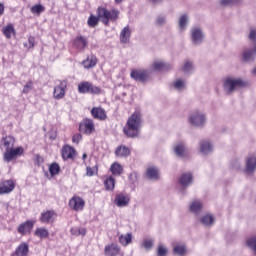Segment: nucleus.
Returning a JSON list of instances; mask_svg holds the SVG:
<instances>
[{
  "label": "nucleus",
  "mask_w": 256,
  "mask_h": 256,
  "mask_svg": "<svg viewBox=\"0 0 256 256\" xmlns=\"http://www.w3.org/2000/svg\"><path fill=\"white\" fill-rule=\"evenodd\" d=\"M123 0H115V3H122Z\"/></svg>",
  "instance_id": "nucleus-62"
},
{
  "label": "nucleus",
  "mask_w": 256,
  "mask_h": 256,
  "mask_svg": "<svg viewBox=\"0 0 256 256\" xmlns=\"http://www.w3.org/2000/svg\"><path fill=\"white\" fill-rule=\"evenodd\" d=\"M146 177L150 179V181H158L159 179V168L155 166H151L146 170Z\"/></svg>",
  "instance_id": "nucleus-21"
},
{
  "label": "nucleus",
  "mask_w": 256,
  "mask_h": 256,
  "mask_svg": "<svg viewBox=\"0 0 256 256\" xmlns=\"http://www.w3.org/2000/svg\"><path fill=\"white\" fill-rule=\"evenodd\" d=\"M69 207L73 209V211H83L85 200L79 196H74L69 200Z\"/></svg>",
  "instance_id": "nucleus-11"
},
{
  "label": "nucleus",
  "mask_w": 256,
  "mask_h": 256,
  "mask_svg": "<svg viewBox=\"0 0 256 256\" xmlns=\"http://www.w3.org/2000/svg\"><path fill=\"white\" fill-rule=\"evenodd\" d=\"M253 75H256V67L252 70Z\"/></svg>",
  "instance_id": "nucleus-61"
},
{
  "label": "nucleus",
  "mask_w": 256,
  "mask_h": 256,
  "mask_svg": "<svg viewBox=\"0 0 256 256\" xmlns=\"http://www.w3.org/2000/svg\"><path fill=\"white\" fill-rule=\"evenodd\" d=\"M255 171H256V155L252 154V155H249L245 160L244 173H246V175H253Z\"/></svg>",
  "instance_id": "nucleus-10"
},
{
  "label": "nucleus",
  "mask_w": 256,
  "mask_h": 256,
  "mask_svg": "<svg viewBox=\"0 0 256 256\" xmlns=\"http://www.w3.org/2000/svg\"><path fill=\"white\" fill-rule=\"evenodd\" d=\"M23 155V147L10 148L4 152V161L6 163H11L16 157H21Z\"/></svg>",
  "instance_id": "nucleus-9"
},
{
  "label": "nucleus",
  "mask_w": 256,
  "mask_h": 256,
  "mask_svg": "<svg viewBox=\"0 0 256 256\" xmlns=\"http://www.w3.org/2000/svg\"><path fill=\"white\" fill-rule=\"evenodd\" d=\"M119 243H121V245H123L124 247H127V245H129V233H127L126 235H121L119 237Z\"/></svg>",
  "instance_id": "nucleus-49"
},
{
  "label": "nucleus",
  "mask_w": 256,
  "mask_h": 256,
  "mask_svg": "<svg viewBox=\"0 0 256 256\" xmlns=\"http://www.w3.org/2000/svg\"><path fill=\"white\" fill-rule=\"evenodd\" d=\"M230 167L234 170V171H239V169H241V161L239 160H232Z\"/></svg>",
  "instance_id": "nucleus-52"
},
{
  "label": "nucleus",
  "mask_w": 256,
  "mask_h": 256,
  "mask_svg": "<svg viewBox=\"0 0 256 256\" xmlns=\"http://www.w3.org/2000/svg\"><path fill=\"white\" fill-rule=\"evenodd\" d=\"M74 45L76 48H78L80 51H83L87 45H89V42L87 41V38L83 36H77L74 39Z\"/></svg>",
  "instance_id": "nucleus-24"
},
{
  "label": "nucleus",
  "mask_w": 256,
  "mask_h": 256,
  "mask_svg": "<svg viewBox=\"0 0 256 256\" xmlns=\"http://www.w3.org/2000/svg\"><path fill=\"white\" fill-rule=\"evenodd\" d=\"M246 245L247 247H249V249L253 251L254 255H256V236L248 238L246 241Z\"/></svg>",
  "instance_id": "nucleus-38"
},
{
  "label": "nucleus",
  "mask_w": 256,
  "mask_h": 256,
  "mask_svg": "<svg viewBox=\"0 0 256 256\" xmlns=\"http://www.w3.org/2000/svg\"><path fill=\"white\" fill-rule=\"evenodd\" d=\"M188 121L193 127H205L207 115L201 110H194L190 113Z\"/></svg>",
  "instance_id": "nucleus-4"
},
{
  "label": "nucleus",
  "mask_w": 256,
  "mask_h": 256,
  "mask_svg": "<svg viewBox=\"0 0 256 256\" xmlns=\"http://www.w3.org/2000/svg\"><path fill=\"white\" fill-rule=\"evenodd\" d=\"M256 59V44L254 47H244L240 54V61L247 65L255 63Z\"/></svg>",
  "instance_id": "nucleus-6"
},
{
  "label": "nucleus",
  "mask_w": 256,
  "mask_h": 256,
  "mask_svg": "<svg viewBox=\"0 0 256 256\" xmlns=\"http://www.w3.org/2000/svg\"><path fill=\"white\" fill-rule=\"evenodd\" d=\"M121 43H127L129 41V26H126L120 33Z\"/></svg>",
  "instance_id": "nucleus-42"
},
{
  "label": "nucleus",
  "mask_w": 256,
  "mask_h": 256,
  "mask_svg": "<svg viewBox=\"0 0 256 256\" xmlns=\"http://www.w3.org/2000/svg\"><path fill=\"white\" fill-rule=\"evenodd\" d=\"M34 235L40 239H47L49 237V231L45 228H37Z\"/></svg>",
  "instance_id": "nucleus-36"
},
{
  "label": "nucleus",
  "mask_w": 256,
  "mask_h": 256,
  "mask_svg": "<svg viewBox=\"0 0 256 256\" xmlns=\"http://www.w3.org/2000/svg\"><path fill=\"white\" fill-rule=\"evenodd\" d=\"M104 186L106 191H113V189H115V178H113V176H109L104 181Z\"/></svg>",
  "instance_id": "nucleus-35"
},
{
  "label": "nucleus",
  "mask_w": 256,
  "mask_h": 256,
  "mask_svg": "<svg viewBox=\"0 0 256 256\" xmlns=\"http://www.w3.org/2000/svg\"><path fill=\"white\" fill-rule=\"evenodd\" d=\"M168 69H171V65L165 62L156 61L152 65V71H168Z\"/></svg>",
  "instance_id": "nucleus-26"
},
{
  "label": "nucleus",
  "mask_w": 256,
  "mask_h": 256,
  "mask_svg": "<svg viewBox=\"0 0 256 256\" xmlns=\"http://www.w3.org/2000/svg\"><path fill=\"white\" fill-rule=\"evenodd\" d=\"M179 183L181 187L186 189V187H189L193 183V174L191 173H183L179 178Z\"/></svg>",
  "instance_id": "nucleus-17"
},
{
  "label": "nucleus",
  "mask_w": 256,
  "mask_h": 256,
  "mask_svg": "<svg viewBox=\"0 0 256 256\" xmlns=\"http://www.w3.org/2000/svg\"><path fill=\"white\" fill-rule=\"evenodd\" d=\"M166 23H167V17L160 15L156 18V25L158 27H163V25H165Z\"/></svg>",
  "instance_id": "nucleus-50"
},
{
  "label": "nucleus",
  "mask_w": 256,
  "mask_h": 256,
  "mask_svg": "<svg viewBox=\"0 0 256 256\" xmlns=\"http://www.w3.org/2000/svg\"><path fill=\"white\" fill-rule=\"evenodd\" d=\"M139 181V174L137 172L130 173V183H132L131 189L135 190V187H137V183Z\"/></svg>",
  "instance_id": "nucleus-43"
},
{
  "label": "nucleus",
  "mask_w": 256,
  "mask_h": 256,
  "mask_svg": "<svg viewBox=\"0 0 256 256\" xmlns=\"http://www.w3.org/2000/svg\"><path fill=\"white\" fill-rule=\"evenodd\" d=\"M81 139H83V136H81V134H74L72 137V141L77 145H79V141H81Z\"/></svg>",
  "instance_id": "nucleus-54"
},
{
  "label": "nucleus",
  "mask_w": 256,
  "mask_h": 256,
  "mask_svg": "<svg viewBox=\"0 0 256 256\" xmlns=\"http://www.w3.org/2000/svg\"><path fill=\"white\" fill-rule=\"evenodd\" d=\"M150 3H154V4H157V3H161L163 0H149Z\"/></svg>",
  "instance_id": "nucleus-59"
},
{
  "label": "nucleus",
  "mask_w": 256,
  "mask_h": 256,
  "mask_svg": "<svg viewBox=\"0 0 256 256\" xmlns=\"http://www.w3.org/2000/svg\"><path fill=\"white\" fill-rule=\"evenodd\" d=\"M30 11L33 15H39L40 13H44L45 11V6L41 4H35L30 8Z\"/></svg>",
  "instance_id": "nucleus-39"
},
{
  "label": "nucleus",
  "mask_w": 256,
  "mask_h": 256,
  "mask_svg": "<svg viewBox=\"0 0 256 256\" xmlns=\"http://www.w3.org/2000/svg\"><path fill=\"white\" fill-rule=\"evenodd\" d=\"M199 147L202 155H209L210 153H213V144L209 140H202L199 143Z\"/></svg>",
  "instance_id": "nucleus-15"
},
{
  "label": "nucleus",
  "mask_w": 256,
  "mask_h": 256,
  "mask_svg": "<svg viewBox=\"0 0 256 256\" xmlns=\"http://www.w3.org/2000/svg\"><path fill=\"white\" fill-rule=\"evenodd\" d=\"M59 171H61V167L57 163H52L49 166V173L52 177H55V175H59Z\"/></svg>",
  "instance_id": "nucleus-41"
},
{
  "label": "nucleus",
  "mask_w": 256,
  "mask_h": 256,
  "mask_svg": "<svg viewBox=\"0 0 256 256\" xmlns=\"http://www.w3.org/2000/svg\"><path fill=\"white\" fill-rule=\"evenodd\" d=\"M114 203L117 205V207H127L129 202L127 201V197H125V195L118 194L115 197Z\"/></svg>",
  "instance_id": "nucleus-31"
},
{
  "label": "nucleus",
  "mask_w": 256,
  "mask_h": 256,
  "mask_svg": "<svg viewBox=\"0 0 256 256\" xmlns=\"http://www.w3.org/2000/svg\"><path fill=\"white\" fill-rule=\"evenodd\" d=\"M183 71L184 73H193V62H185L184 66H183Z\"/></svg>",
  "instance_id": "nucleus-48"
},
{
  "label": "nucleus",
  "mask_w": 256,
  "mask_h": 256,
  "mask_svg": "<svg viewBox=\"0 0 256 256\" xmlns=\"http://www.w3.org/2000/svg\"><path fill=\"white\" fill-rule=\"evenodd\" d=\"M242 87H247V82L241 78L226 77L223 81V91L226 95H233L237 89H242Z\"/></svg>",
  "instance_id": "nucleus-3"
},
{
  "label": "nucleus",
  "mask_w": 256,
  "mask_h": 256,
  "mask_svg": "<svg viewBox=\"0 0 256 256\" xmlns=\"http://www.w3.org/2000/svg\"><path fill=\"white\" fill-rule=\"evenodd\" d=\"M28 43H29L28 49H33V47H35V37L30 36L28 38Z\"/></svg>",
  "instance_id": "nucleus-55"
},
{
  "label": "nucleus",
  "mask_w": 256,
  "mask_h": 256,
  "mask_svg": "<svg viewBox=\"0 0 256 256\" xmlns=\"http://www.w3.org/2000/svg\"><path fill=\"white\" fill-rule=\"evenodd\" d=\"M40 221L41 223H53V221H55V211L47 210L42 212L40 215Z\"/></svg>",
  "instance_id": "nucleus-18"
},
{
  "label": "nucleus",
  "mask_w": 256,
  "mask_h": 256,
  "mask_svg": "<svg viewBox=\"0 0 256 256\" xmlns=\"http://www.w3.org/2000/svg\"><path fill=\"white\" fill-rule=\"evenodd\" d=\"M65 87H67L65 82H61L60 85L54 88L53 93L55 99H63V97H65Z\"/></svg>",
  "instance_id": "nucleus-23"
},
{
  "label": "nucleus",
  "mask_w": 256,
  "mask_h": 256,
  "mask_svg": "<svg viewBox=\"0 0 256 256\" xmlns=\"http://www.w3.org/2000/svg\"><path fill=\"white\" fill-rule=\"evenodd\" d=\"M86 171V175H88V177H93V175H95V171H93V168L91 167H87Z\"/></svg>",
  "instance_id": "nucleus-56"
},
{
  "label": "nucleus",
  "mask_w": 256,
  "mask_h": 256,
  "mask_svg": "<svg viewBox=\"0 0 256 256\" xmlns=\"http://www.w3.org/2000/svg\"><path fill=\"white\" fill-rule=\"evenodd\" d=\"M187 23H189V17L187 16V14H184L179 18V27L182 31H185Z\"/></svg>",
  "instance_id": "nucleus-44"
},
{
  "label": "nucleus",
  "mask_w": 256,
  "mask_h": 256,
  "mask_svg": "<svg viewBox=\"0 0 256 256\" xmlns=\"http://www.w3.org/2000/svg\"><path fill=\"white\" fill-rule=\"evenodd\" d=\"M174 153L177 155V157H185V153H187V147H185V144L178 143L174 147Z\"/></svg>",
  "instance_id": "nucleus-32"
},
{
  "label": "nucleus",
  "mask_w": 256,
  "mask_h": 256,
  "mask_svg": "<svg viewBox=\"0 0 256 256\" xmlns=\"http://www.w3.org/2000/svg\"><path fill=\"white\" fill-rule=\"evenodd\" d=\"M200 223H202L204 227H213V225H215V217L212 214H205L201 217Z\"/></svg>",
  "instance_id": "nucleus-25"
},
{
  "label": "nucleus",
  "mask_w": 256,
  "mask_h": 256,
  "mask_svg": "<svg viewBox=\"0 0 256 256\" xmlns=\"http://www.w3.org/2000/svg\"><path fill=\"white\" fill-rule=\"evenodd\" d=\"M123 131L127 137H129V120L126 121V126L123 128Z\"/></svg>",
  "instance_id": "nucleus-57"
},
{
  "label": "nucleus",
  "mask_w": 256,
  "mask_h": 256,
  "mask_svg": "<svg viewBox=\"0 0 256 256\" xmlns=\"http://www.w3.org/2000/svg\"><path fill=\"white\" fill-rule=\"evenodd\" d=\"M62 159L67 161L68 159H75V148L66 145L62 148Z\"/></svg>",
  "instance_id": "nucleus-19"
},
{
  "label": "nucleus",
  "mask_w": 256,
  "mask_h": 256,
  "mask_svg": "<svg viewBox=\"0 0 256 256\" xmlns=\"http://www.w3.org/2000/svg\"><path fill=\"white\" fill-rule=\"evenodd\" d=\"M56 135H54V136H50V139H56Z\"/></svg>",
  "instance_id": "nucleus-63"
},
{
  "label": "nucleus",
  "mask_w": 256,
  "mask_h": 256,
  "mask_svg": "<svg viewBox=\"0 0 256 256\" xmlns=\"http://www.w3.org/2000/svg\"><path fill=\"white\" fill-rule=\"evenodd\" d=\"M33 90V80L28 81L27 84L24 85L22 93L27 95V93H30Z\"/></svg>",
  "instance_id": "nucleus-47"
},
{
  "label": "nucleus",
  "mask_w": 256,
  "mask_h": 256,
  "mask_svg": "<svg viewBox=\"0 0 256 256\" xmlns=\"http://www.w3.org/2000/svg\"><path fill=\"white\" fill-rule=\"evenodd\" d=\"M78 93L83 95L89 93L90 95H101L102 90L101 87L93 85V83L89 81H84L78 84Z\"/></svg>",
  "instance_id": "nucleus-5"
},
{
  "label": "nucleus",
  "mask_w": 256,
  "mask_h": 256,
  "mask_svg": "<svg viewBox=\"0 0 256 256\" xmlns=\"http://www.w3.org/2000/svg\"><path fill=\"white\" fill-rule=\"evenodd\" d=\"M86 135H91L95 131V124L91 119H85L83 124L79 125V131H83Z\"/></svg>",
  "instance_id": "nucleus-12"
},
{
  "label": "nucleus",
  "mask_w": 256,
  "mask_h": 256,
  "mask_svg": "<svg viewBox=\"0 0 256 256\" xmlns=\"http://www.w3.org/2000/svg\"><path fill=\"white\" fill-rule=\"evenodd\" d=\"M15 189V182L13 180H6L0 183V195L11 193Z\"/></svg>",
  "instance_id": "nucleus-13"
},
{
  "label": "nucleus",
  "mask_w": 256,
  "mask_h": 256,
  "mask_svg": "<svg viewBox=\"0 0 256 256\" xmlns=\"http://www.w3.org/2000/svg\"><path fill=\"white\" fill-rule=\"evenodd\" d=\"M71 235H75L76 237H79V235H82V237H85L87 235V229L85 228H71L70 230Z\"/></svg>",
  "instance_id": "nucleus-37"
},
{
  "label": "nucleus",
  "mask_w": 256,
  "mask_h": 256,
  "mask_svg": "<svg viewBox=\"0 0 256 256\" xmlns=\"http://www.w3.org/2000/svg\"><path fill=\"white\" fill-rule=\"evenodd\" d=\"M114 153L116 157H127L129 155V147L120 145L115 149Z\"/></svg>",
  "instance_id": "nucleus-30"
},
{
  "label": "nucleus",
  "mask_w": 256,
  "mask_h": 256,
  "mask_svg": "<svg viewBox=\"0 0 256 256\" xmlns=\"http://www.w3.org/2000/svg\"><path fill=\"white\" fill-rule=\"evenodd\" d=\"M129 243H131V234H129Z\"/></svg>",
  "instance_id": "nucleus-64"
},
{
  "label": "nucleus",
  "mask_w": 256,
  "mask_h": 256,
  "mask_svg": "<svg viewBox=\"0 0 256 256\" xmlns=\"http://www.w3.org/2000/svg\"><path fill=\"white\" fill-rule=\"evenodd\" d=\"M11 256H29V244L25 242L21 243Z\"/></svg>",
  "instance_id": "nucleus-16"
},
{
  "label": "nucleus",
  "mask_w": 256,
  "mask_h": 256,
  "mask_svg": "<svg viewBox=\"0 0 256 256\" xmlns=\"http://www.w3.org/2000/svg\"><path fill=\"white\" fill-rule=\"evenodd\" d=\"M187 253V246L185 244H176L173 247V254L184 256Z\"/></svg>",
  "instance_id": "nucleus-27"
},
{
  "label": "nucleus",
  "mask_w": 256,
  "mask_h": 256,
  "mask_svg": "<svg viewBox=\"0 0 256 256\" xmlns=\"http://www.w3.org/2000/svg\"><path fill=\"white\" fill-rule=\"evenodd\" d=\"M142 126L143 116L141 115V111L136 110L129 118V137H132V139L139 137Z\"/></svg>",
  "instance_id": "nucleus-2"
},
{
  "label": "nucleus",
  "mask_w": 256,
  "mask_h": 256,
  "mask_svg": "<svg viewBox=\"0 0 256 256\" xmlns=\"http://www.w3.org/2000/svg\"><path fill=\"white\" fill-rule=\"evenodd\" d=\"M34 226L35 222L27 220L25 223L19 225L18 233H20L21 235H27V233H31V231H33Z\"/></svg>",
  "instance_id": "nucleus-14"
},
{
  "label": "nucleus",
  "mask_w": 256,
  "mask_h": 256,
  "mask_svg": "<svg viewBox=\"0 0 256 256\" xmlns=\"http://www.w3.org/2000/svg\"><path fill=\"white\" fill-rule=\"evenodd\" d=\"M174 88L177 90V91H183V89H185V81L179 79V80H176L174 82Z\"/></svg>",
  "instance_id": "nucleus-46"
},
{
  "label": "nucleus",
  "mask_w": 256,
  "mask_h": 256,
  "mask_svg": "<svg viewBox=\"0 0 256 256\" xmlns=\"http://www.w3.org/2000/svg\"><path fill=\"white\" fill-rule=\"evenodd\" d=\"M154 243H155V240L153 238H147V239H144L142 245L146 249V251H151Z\"/></svg>",
  "instance_id": "nucleus-45"
},
{
  "label": "nucleus",
  "mask_w": 256,
  "mask_h": 256,
  "mask_svg": "<svg viewBox=\"0 0 256 256\" xmlns=\"http://www.w3.org/2000/svg\"><path fill=\"white\" fill-rule=\"evenodd\" d=\"M3 146L5 147L6 151L9 149H13L15 145V138L13 136H6L2 138Z\"/></svg>",
  "instance_id": "nucleus-28"
},
{
  "label": "nucleus",
  "mask_w": 256,
  "mask_h": 256,
  "mask_svg": "<svg viewBox=\"0 0 256 256\" xmlns=\"http://www.w3.org/2000/svg\"><path fill=\"white\" fill-rule=\"evenodd\" d=\"M5 13V5L3 3H0V17Z\"/></svg>",
  "instance_id": "nucleus-58"
},
{
  "label": "nucleus",
  "mask_w": 256,
  "mask_h": 256,
  "mask_svg": "<svg viewBox=\"0 0 256 256\" xmlns=\"http://www.w3.org/2000/svg\"><path fill=\"white\" fill-rule=\"evenodd\" d=\"M97 15L98 17L91 15L88 18L89 27H97V25H99V19H102V23H104V25H109V21H115V19H117L119 11L115 9L109 11L103 7H99L97 9Z\"/></svg>",
  "instance_id": "nucleus-1"
},
{
  "label": "nucleus",
  "mask_w": 256,
  "mask_h": 256,
  "mask_svg": "<svg viewBox=\"0 0 256 256\" xmlns=\"http://www.w3.org/2000/svg\"><path fill=\"white\" fill-rule=\"evenodd\" d=\"M235 3H241V0H221L220 5L222 7H227L228 5H233Z\"/></svg>",
  "instance_id": "nucleus-51"
},
{
  "label": "nucleus",
  "mask_w": 256,
  "mask_h": 256,
  "mask_svg": "<svg viewBox=\"0 0 256 256\" xmlns=\"http://www.w3.org/2000/svg\"><path fill=\"white\" fill-rule=\"evenodd\" d=\"M201 209H203V203H201L199 200H196L190 204V211L195 215H199L201 213Z\"/></svg>",
  "instance_id": "nucleus-29"
},
{
  "label": "nucleus",
  "mask_w": 256,
  "mask_h": 256,
  "mask_svg": "<svg viewBox=\"0 0 256 256\" xmlns=\"http://www.w3.org/2000/svg\"><path fill=\"white\" fill-rule=\"evenodd\" d=\"M190 39L192 45L198 46L203 43L205 40V33L203 32V28L196 26L192 27L190 30Z\"/></svg>",
  "instance_id": "nucleus-7"
},
{
  "label": "nucleus",
  "mask_w": 256,
  "mask_h": 256,
  "mask_svg": "<svg viewBox=\"0 0 256 256\" xmlns=\"http://www.w3.org/2000/svg\"><path fill=\"white\" fill-rule=\"evenodd\" d=\"M86 159H87V153H84V154L82 155V160L85 161Z\"/></svg>",
  "instance_id": "nucleus-60"
},
{
  "label": "nucleus",
  "mask_w": 256,
  "mask_h": 256,
  "mask_svg": "<svg viewBox=\"0 0 256 256\" xmlns=\"http://www.w3.org/2000/svg\"><path fill=\"white\" fill-rule=\"evenodd\" d=\"M119 251H121V249L117 244H109V245H106L104 248V255L116 256V255H119Z\"/></svg>",
  "instance_id": "nucleus-20"
},
{
  "label": "nucleus",
  "mask_w": 256,
  "mask_h": 256,
  "mask_svg": "<svg viewBox=\"0 0 256 256\" xmlns=\"http://www.w3.org/2000/svg\"><path fill=\"white\" fill-rule=\"evenodd\" d=\"M112 175H121L123 167L119 163H114L110 167Z\"/></svg>",
  "instance_id": "nucleus-40"
},
{
  "label": "nucleus",
  "mask_w": 256,
  "mask_h": 256,
  "mask_svg": "<svg viewBox=\"0 0 256 256\" xmlns=\"http://www.w3.org/2000/svg\"><path fill=\"white\" fill-rule=\"evenodd\" d=\"M91 115L94 119H99L100 121L107 119V114L103 108H92Z\"/></svg>",
  "instance_id": "nucleus-22"
},
{
  "label": "nucleus",
  "mask_w": 256,
  "mask_h": 256,
  "mask_svg": "<svg viewBox=\"0 0 256 256\" xmlns=\"http://www.w3.org/2000/svg\"><path fill=\"white\" fill-rule=\"evenodd\" d=\"M167 255V248L165 246L160 245L158 246V256H166Z\"/></svg>",
  "instance_id": "nucleus-53"
},
{
  "label": "nucleus",
  "mask_w": 256,
  "mask_h": 256,
  "mask_svg": "<svg viewBox=\"0 0 256 256\" xmlns=\"http://www.w3.org/2000/svg\"><path fill=\"white\" fill-rule=\"evenodd\" d=\"M130 76L134 81L147 83L149 77H151V70H132Z\"/></svg>",
  "instance_id": "nucleus-8"
},
{
  "label": "nucleus",
  "mask_w": 256,
  "mask_h": 256,
  "mask_svg": "<svg viewBox=\"0 0 256 256\" xmlns=\"http://www.w3.org/2000/svg\"><path fill=\"white\" fill-rule=\"evenodd\" d=\"M83 65L85 69H92V67H95L97 65V57L90 56L86 60L83 61Z\"/></svg>",
  "instance_id": "nucleus-33"
},
{
  "label": "nucleus",
  "mask_w": 256,
  "mask_h": 256,
  "mask_svg": "<svg viewBox=\"0 0 256 256\" xmlns=\"http://www.w3.org/2000/svg\"><path fill=\"white\" fill-rule=\"evenodd\" d=\"M3 34L5 35L6 39H11V37L15 35V28L13 27V24H8L6 27H4Z\"/></svg>",
  "instance_id": "nucleus-34"
}]
</instances>
